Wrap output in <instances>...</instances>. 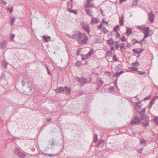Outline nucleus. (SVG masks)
Masks as SVG:
<instances>
[{
  "instance_id": "1",
  "label": "nucleus",
  "mask_w": 158,
  "mask_h": 158,
  "mask_svg": "<svg viewBox=\"0 0 158 158\" xmlns=\"http://www.w3.org/2000/svg\"><path fill=\"white\" fill-rule=\"evenodd\" d=\"M14 154L16 155L18 157L20 158H25L26 155V153L24 152L22 150L17 148H15L13 150Z\"/></svg>"
},
{
  "instance_id": "2",
  "label": "nucleus",
  "mask_w": 158,
  "mask_h": 158,
  "mask_svg": "<svg viewBox=\"0 0 158 158\" xmlns=\"http://www.w3.org/2000/svg\"><path fill=\"white\" fill-rule=\"evenodd\" d=\"M88 39V38L86 36L85 34L82 33L77 41L79 44L83 45L87 42Z\"/></svg>"
},
{
  "instance_id": "3",
  "label": "nucleus",
  "mask_w": 158,
  "mask_h": 158,
  "mask_svg": "<svg viewBox=\"0 0 158 158\" xmlns=\"http://www.w3.org/2000/svg\"><path fill=\"white\" fill-rule=\"evenodd\" d=\"M81 34L82 33L78 31H73V39L77 40V39L79 38Z\"/></svg>"
},
{
  "instance_id": "4",
  "label": "nucleus",
  "mask_w": 158,
  "mask_h": 158,
  "mask_svg": "<svg viewBox=\"0 0 158 158\" xmlns=\"http://www.w3.org/2000/svg\"><path fill=\"white\" fill-rule=\"evenodd\" d=\"M140 123V121L139 117L137 116H135L131 122V123L132 124H139Z\"/></svg>"
},
{
  "instance_id": "5",
  "label": "nucleus",
  "mask_w": 158,
  "mask_h": 158,
  "mask_svg": "<svg viewBox=\"0 0 158 158\" xmlns=\"http://www.w3.org/2000/svg\"><path fill=\"white\" fill-rule=\"evenodd\" d=\"M150 30V29L149 27H147L144 28L143 31V32L144 35V36L143 37V39L144 40V41H145V39L146 38H147L148 37L149 35V32Z\"/></svg>"
},
{
  "instance_id": "6",
  "label": "nucleus",
  "mask_w": 158,
  "mask_h": 158,
  "mask_svg": "<svg viewBox=\"0 0 158 158\" xmlns=\"http://www.w3.org/2000/svg\"><path fill=\"white\" fill-rule=\"evenodd\" d=\"M21 83L23 86H24L25 85H26V87H32L31 83L29 81H28L27 80L24 78L23 80L21 81Z\"/></svg>"
},
{
  "instance_id": "7",
  "label": "nucleus",
  "mask_w": 158,
  "mask_h": 158,
  "mask_svg": "<svg viewBox=\"0 0 158 158\" xmlns=\"http://www.w3.org/2000/svg\"><path fill=\"white\" fill-rule=\"evenodd\" d=\"M148 18L151 23H152L154 22V15L152 12L151 11L149 13Z\"/></svg>"
},
{
  "instance_id": "8",
  "label": "nucleus",
  "mask_w": 158,
  "mask_h": 158,
  "mask_svg": "<svg viewBox=\"0 0 158 158\" xmlns=\"http://www.w3.org/2000/svg\"><path fill=\"white\" fill-rule=\"evenodd\" d=\"M32 87H26L23 91V93L26 95H28L29 93L31 92Z\"/></svg>"
},
{
  "instance_id": "9",
  "label": "nucleus",
  "mask_w": 158,
  "mask_h": 158,
  "mask_svg": "<svg viewBox=\"0 0 158 158\" xmlns=\"http://www.w3.org/2000/svg\"><path fill=\"white\" fill-rule=\"evenodd\" d=\"M144 49L142 48H139L137 49H134L132 51L134 54H139L141 53Z\"/></svg>"
},
{
  "instance_id": "10",
  "label": "nucleus",
  "mask_w": 158,
  "mask_h": 158,
  "mask_svg": "<svg viewBox=\"0 0 158 158\" xmlns=\"http://www.w3.org/2000/svg\"><path fill=\"white\" fill-rule=\"evenodd\" d=\"M131 41L133 42L132 44L134 45L137 43H140L141 44V46L142 47L143 45V44L142 43V41H144L143 39H142L140 41H139L137 40L134 39L131 40Z\"/></svg>"
},
{
  "instance_id": "11",
  "label": "nucleus",
  "mask_w": 158,
  "mask_h": 158,
  "mask_svg": "<svg viewBox=\"0 0 158 158\" xmlns=\"http://www.w3.org/2000/svg\"><path fill=\"white\" fill-rule=\"evenodd\" d=\"M62 91L65 92V93L67 94H70L71 92V90L70 88H68L67 87H63V89Z\"/></svg>"
},
{
  "instance_id": "12",
  "label": "nucleus",
  "mask_w": 158,
  "mask_h": 158,
  "mask_svg": "<svg viewBox=\"0 0 158 158\" xmlns=\"http://www.w3.org/2000/svg\"><path fill=\"white\" fill-rule=\"evenodd\" d=\"M55 145V139H52L51 143H49L48 148L49 149L51 148Z\"/></svg>"
},
{
  "instance_id": "13",
  "label": "nucleus",
  "mask_w": 158,
  "mask_h": 158,
  "mask_svg": "<svg viewBox=\"0 0 158 158\" xmlns=\"http://www.w3.org/2000/svg\"><path fill=\"white\" fill-rule=\"evenodd\" d=\"M104 140L101 139L99 141L98 143L96 145V148H98L99 147H102L104 144Z\"/></svg>"
},
{
  "instance_id": "14",
  "label": "nucleus",
  "mask_w": 158,
  "mask_h": 158,
  "mask_svg": "<svg viewBox=\"0 0 158 158\" xmlns=\"http://www.w3.org/2000/svg\"><path fill=\"white\" fill-rule=\"evenodd\" d=\"M93 52L94 49H90L86 55H84L85 57V58L87 59L89 56H91L93 54Z\"/></svg>"
},
{
  "instance_id": "15",
  "label": "nucleus",
  "mask_w": 158,
  "mask_h": 158,
  "mask_svg": "<svg viewBox=\"0 0 158 158\" xmlns=\"http://www.w3.org/2000/svg\"><path fill=\"white\" fill-rule=\"evenodd\" d=\"M1 47L2 48H5L6 46L7 42L5 41H3L0 43Z\"/></svg>"
},
{
  "instance_id": "16",
  "label": "nucleus",
  "mask_w": 158,
  "mask_h": 158,
  "mask_svg": "<svg viewBox=\"0 0 158 158\" xmlns=\"http://www.w3.org/2000/svg\"><path fill=\"white\" fill-rule=\"evenodd\" d=\"M99 22V21L96 18H92L91 19V24H95Z\"/></svg>"
},
{
  "instance_id": "17",
  "label": "nucleus",
  "mask_w": 158,
  "mask_h": 158,
  "mask_svg": "<svg viewBox=\"0 0 158 158\" xmlns=\"http://www.w3.org/2000/svg\"><path fill=\"white\" fill-rule=\"evenodd\" d=\"M87 81V80L86 78H81L80 83L81 84H84Z\"/></svg>"
},
{
  "instance_id": "18",
  "label": "nucleus",
  "mask_w": 158,
  "mask_h": 158,
  "mask_svg": "<svg viewBox=\"0 0 158 158\" xmlns=\"http://www.w3.org/2000/svg\"><path fill=\"white\" fill-rule=\"evenodd\" d=\"M124 16L122 15L121 17H119V23L120 25L122 26L123 25L124 22L123 19Z\"/></svg>"
},
{
  "instance_id": "19",
  "label": "nucleus",
  "mask_w": 158,
  "mask_h": 158,
  "mask_svg": "<svg viewBox=\"0 0 158 158\" xmlns=\"http://www.w3.org/2000/svg\"><path fill=\"white\" fill-rule=\"evenodd\" d=\"M83 28L84 30L87 32L88 33H89V26L88 24H86V26H83Z\"/></svg>"
},
{
  "instance_id": "20",
  "label": "nucleus",
  "mask_w": 158,
  "mask_h": 158,
  "mask_svg": "<svg viewBox=\"0 0 158 158\" xmlns=\"http://www.w3.org/2000/svg\"><path fill=\"white\" fill-rule=\"evenodd\" d=\"M85 11L86 12V14L87 15H89L92 17H93V16L91 14V12L92 11V9L89 10L86 9Z\"/></svg>"
},
{
  "instance_id": "21",
  "label": "nucleus",
  "mask_w": 158,
  "mask_h": 158,
  "mask_svg": "<svg viewBox=\"0 0 158 158\" xmlns=\"http://www.w3.org/2000/svg\"><path fill=\"white\" fill-rule=\"evenodd\" d=\"M141 118L142 119L144 120V121H148L149 120V118L148 116L146 115H143V116H141Z\"/></svg>"
},
{
  "instance_id": "22",
  "label": "nucleus",
  "mask_w": 158,
  "mask_h": 158,
  "mask_svg": "<svg viewBox=\"0 0 158 158\" xmlns=\"http://www.w3.org/2000/svg\"><path fill=\"white\" fill-rule=\"evenodd\" d=\"M131 33L132 31L131 29L128 27L127 28L126 33V34H127V35L128 36H129Z\"/></svg>"
},
{
  "instance_id": "23",
  "label": "nucleus",
  "mask_w": 158,
  "mask_h": 158,
  "mask_svg": "<svg viewBox=\"0 0 158 158\" xmlns=\"http://www.w3.org/2000/svg\"><path fill=\"white\" fill-rule=\"evenodd\" d=\"M142 123L144 127H147L149 125V123L148 121H143L142 122Z\"/></svg>"
},
{
  "instance_id": "24",
  "label": "nucleus",
  "mask_w": 158,
  "mask_h": 158,
  "mask_svg": "<svg viewBox=\"0 0 158 158\" xmlns=\"http://www.w3.org/2000/svg\"><path fill=\"white\" fill-rule=\"evenodd\" d=\"M155 101V98H153L149 104V109H150L152 107V106L154 104Z\"/></svg>"
},
{
  "instance_id": "25",
  "label": "nucleus",
  "mask_w": 158,
  "mask_h": 158,
  "mask_svg": "<svg viewBox=\"0 0 158 158\" xmlns=\"http://www.w3.org/2000/svg\"><path fill=\"white\" fill-rule=\"evenodd\" d=\"M124 72L123 71H121L119 72H116L115 73V74L114 75V77H118L120 75H121L122 73H124Z\"/></svg>"
},
{
  "instance_id": "26",
  "label": "nucleus",
  "mask_w": 158,
  "mask_h": 158,
  "mask_svg": "<svg viewBox=\"0 0 158 158\" xmlns=\"http://www.w3.org/2000/svg\"><path fill=\"white\" fill-rule=\"evenodd\" d=\"M72 8V4L71 2H68L67 3L68 10H69Z\"/></svg>"
},
{
  "instance_id": "27",
  "label": "nucleus",
  "mask_w": 158,
  "mask_h": 158,
  "mask_svg": "<svg viewBox=\"0 0 158 158\" xmlns=\"http://www.w3.org/2000/svg\"><path fill=\"white\" fill-rule=\"evenodd\" d=\"M8 63L6 61H3V62H2L1 64L3 66L5 69H6L7 68V64H8Z\"/></svg>"
},
{
  "instance_id": "28",
  "label": "nucleus",
  "mask_w": 158,
  "mask_h": 158,
  "mask_svg": "<svg viewBox=\"0 0 158 158\" xmlns=\"http://www.w3.org/2000/svg\"><path fill=\"white\" fill-rule=\"evenodd\" d=\"M138 3V0H134L132 2L131 7H133L134 6H136Z\"/></svg>"
},
{
  "instance_id": "29",
  "label": "nucleus",
  "mask_w": 158,
  "mask_h": 158,
  "mask_svg": "<svg viewBox=\"0 0 158 158\" xmlns=\"http://www.w3.org/2000/svg\"><path fill=\"white\" fill-rule=\"evenodd\" d=\"M43 39H44L45 40V41L46 42H48V40H50L51 39V37L50 36H47V37L45 35H44L42 37Z\"/></svg>"
},
{
  "instance_id": "30",
  "label": "nucleus",
  "mask_w": 158,
  "mask_h": 158,
  "mask_svg": "<svg viewBox=\"0 0 158 158\" xmlns=\"http://www.w3.org/2000/svg\"><path fill=\"white\" fill-rule=\"evenodd\" d=\"M9 19H10V22L11 25H14V23L15 20V18L14 17H9Z\"/></svg>"
},
{
  "instance_id": "31",
  "label": "nucleus",
  "mask_w": 158,
  "mask_h": 158,
  "mask_svg": "<svg viewBox=\"0 0 158 158\" xmlns=\"http://www.w3.org/2000/svg\"><path fill=\"white\" fill-rule=\"evenodd\" d=\"M63 89V87H60L59 88L56 89H55L57 93H59L61 91H62Z\"/></svg>"
},
{
  "instance_id": "32",
  "label": "nucleus",
  "mask_w": 158,
  "mask_h": 158,
  "mask_svg": "<svg viewBox=\"0 0 158 158\" xmlns=\"http://www.w3.org/2000/svg\"><path fill=\"white\" fill-rule=\"evenodd\" d=\"M97 140V135L96 134H94L93 135V141L94 142L96 143Z\"/></svg>"
},
{
  "instance_id": "33",
  "label": "nucleus",
  "mask_w": 158,
  "mask_h": 158,
  "mask_svg": "<svg viewBox=\"0 0 158 158\" xmlns=\"http://www.w3.org/2000/svg\"><path fill=\"white\" fill-rule=\"evenodd\" d=\"M108 43L110 45H111L114 44V41L111 39H110L108 40Z\"/></svg>"
},
{
  "instance_id": "34",
  "label": "nucleus",
  "mask_w": 158,
  "mask_h": 158,
  "mask_svg": "<svg viewBox=\"0 0 158 158\" xmlns=\"http://www.w3.org/2000/svg\"><path fill=\"white\" fill-rule=\"evenodd\" d=\"M113 60L115 62H116L118 60V59L116 57V56L115 54H114L113 56Z\"/></svg>"
},
{
  "instance_id": "35",
  "label": "nucleus",
  "mask_w": 158,
  "mask_h": 158,
  "mask_svg": "<svg viewBox=\"0 0 158 158\" xmlns=\"http://www.w3.org/2000/svg\"><path fill=\"white\" fill-rule=\"evenodd\" d=\"M106 56H112V52L110 51H108L106 52Z\"/></svg>"
},
{
  "instance_id": "36",
  "label": "nucleus",
  "mask_w": 158,
  "mask_h": 158,
  "mask_svg": "<svg viewBox=\"0 0 158 158\" xmlns=\"http://www.w3.org/2000/svg\"><path fill=\"white\" fill-rule=\"evenodd\" d=\"M68 11L69 12L73 13L75 15H77V12L75 10H71V9L70 10H69Z\"/></svg>"
},
{
  "instance_id": "37",
  "label": "nucleus",
  "mask_w": 158,
  "mask_h": 158,
  "mask_svg": "<svg viewBox=\"0 0 158 158\" xmlns=\"http://www.w3.org/2000/svg\"><path fill=\"white\" fill-rule=\"evenodd\" d=\"M140 143L141 144H144L146 145V141L144 139H142L140 141Z\"/></svg>"
},
{
  "instance_id": "38",
  "label": "nucleus",
  "mask_w": 158,
  "mask_h": 158,
  "mask_svg": "<svg viewBox=\"0 0 158 158\" xmlns=\"http://www.w3.org/2000/svg\"><path fill=\"white\" fill-rule=\"evenodd\" d=\"M137 72L140 75L145 74H146V73L145 71H139L138 70Z\"/></svg>"
},
{
  "instance_id": "39",
  "label": "nucleus",
  "mask_w": 158,
  "mask_h": 158,
  "mask_svg": "<svg viewBox=\"0 0 158 158\" xmlns=\"http://www.w3.org/2000/svg\"><path fill=\"white\" fill-rule=\"evenodd\" d=\"M0 2L3 5H6L7 4V2L4 0H0Z\"/></svg>"
},
{
  "instance_id": "40",
  "label": "nucleus",
  "mask_w": 158,
  "mask_h": 158,
  "mask_svg": "<svg viewBox=\"0 0 158 158\" xmlns=\"http://www.w3.org/2000/svg\"><path fill=\"white\" fill-rule=\"evenodd\" d=\"M119 26L118 25L116 26L113 29V30L115 32H116L118 30V29L119 28Z\"/></svg>"
},
{
  "instance_id": "41",
  "label": "nucleus",
  "mask_w": 158,
  "mask_h": 158,
  "mask_svg": "<svg viewBox=\"0 0 158 158\" xmlns=\"http://www.w3.org/2000/svg\"><path fill=\"white\" fill-rule=\"evenodd\" d=\"M0 79L1 80H3L6 78L5 74L4 73H3L0 76Z\"/></svg>"
},
{
  "instance_id": "42",
  "label": "nucleus",
  "mask_w": 158,
  "mask_h": 158,
  "mask_svg": "<svg viewBox=\"0 0 158 158\" xmlns=\"http://www.w3.org/2000/svg\"><path fill=\"white\" fill-rule=\"evenodd\" d=\"M45 155H47L48 156L52 157L54 156H56V154H53L51 153H46L45 154Z\"/></svg>"
},
{
  "instance_id": "43",
  "label": "nucleus",
  "mask_w": 158,
  "mask_h": 158,
  "mask_svg": "<svg viewBox=\"0 0 158 158\" xmlns=\"http://www.w3.org/2000/svg\"><path fill=\"white\" fill-rule=\"evenodd\" d=\"M141 102H139L136 103V105H135V107H136L137 106L138 107V108H140V106L139 105L140 104Z\"/></svg>"
},
{
  "instance_id": "44",
  "label": "nucleus",
  "mask_w": 158,
  "mask_h": 158,
  "mask_svg": "<svg viewBox=\"0 0 158 158\" xmlns=\"http://www.w3.org/2000/svg\"><path fill=\"white\" fill-rule=\"evenodd\" d=\"M8 10H9V12L11 14L12 13L13 11V8L12 7H11L10 8H8Z\"/></svg>"
},
{
  "instance_id": "45",
  "label": "nucleus",
  "mask_w": 158,
  "mask_h": 158,
  "mask_svg": "<svg viewBox=\"0 0 158 158\" xmlns=\"http://www.w3.org/2000/svg\"><path fill=\"white\" fill-rule=\"evenodd\" d=\"M120 48L122 50L123 49H124V50L125 49V48L124 47V44H123V43H121V46H120Z\"/></svg>"
},
{
  "instance_id": "46",
  "label": "nucleus",
  "mask_w": 158,
  "mask_h": 158,
  "mask_svg": "<svg viewBox=\"0 0 158 158\" xmlns=\"http://www.w3.org/2000/svg\"><path fill=\"white\" fill-rule=\"evenodd\" d=\"M121 41L123 42H125L126 41L125 37L124 36H123L121 39Z\"/></svg>"
},
{
  "instance_id": "47",
  "label": "nucleus",
  "mask_w": 158,
  "mask_h": 158,
  "mask_svg": "<svg viewBox=\"0 0 158 158\" xmlns=\"http://www.w3.org/2000/svg\"><path fill=\"white\" fill-rule=\"evenodd\" d=\"M139 114L141 116V117L143 116V115H145V113L142 110H141L139 112Z\"/></svg>"
},
{
  "instance_id": "48",
  "label": "nucleus",
  "mask_w": 158,
  "mask_h": 158,
  "mask_svg": "<svg viewBox=\"0 0 158 158\" xmlns=\"http://www.w3.org/2000/svg\"><path fill=\"white\" fill-rule=\"evenodd\" d=\"M143 148H140L138 150V151H137V152L138 153H139V154H141L142 153V150H143Z\"/></svg>"
},
{
  "instance_id": "49",
  "label": "nucleus",
  "mask_w": 158,
  "mask_h": 158,
  "mask_svg": "<svg viewBox=\"0 0 158 158\" xmlns=\"http://www.w3.org/2000/svg\"><path fill=\"white\" fill-rule=\"evenodd\" d=\"M120 36V35L118 32L116 35V38H118Z\"/></svg>"
},
{
  "instance_id": "50",
  "label": "nucleus",
  "mask_w": 158,
  "mask_h": 158,
  "mask_svg": "<svg viewBox=\"0 0 158 158\" xmlns=\"http://www.w3.org/2000/svg\"><path fill=\"white\" fill-rule=\"evenodd\" d=\"M137 28L139 29L140 30H144V27L142 26H138Z\"/></svg>"
},
{
  "instance_id": "51",
  "label": "nucleus",
  "mask_w": 158,
  "mask_h": 158,
  "mask_svg": "<svg viewBox=\"0 0 158 158\" xmlns=\"http://www.w3.org/2000/svg\"><path fill=\"white\" fill-rule=\"evenodd\" d=\"M154 121L157 124H158V119L156 117H155L154 119Z\"/></svg>"
},
{
  "instance_id": "52",
  "label": "nucleus",
  "mask_w": 158,
  "mask_h": 158,
  "mask_svg": "<svg viewBox=\"0 0 158 158\" xmlns=\"http://www.w3.org/2000/svg\"><path fill=\"white\" fill-rule=\"evenodd\" d=\"M102 30H103V32L104 33H106L107 32V30L106 29V28L105 27H104L103 28Z\"/></svg>"
},
{
  "instance_id": "53",
  "label": "nucleus",
  "mask_w": 158,
  "mask_h": 158,
  "mask_svg": "<svg viewBox=\"0 0 158 158\" xmlns=\"http://www.w3.org/2000/svg\"><path fill=\"white\" fill-rule=\"evenodd\" d=\"M15 36V35L12 34L10 36V39L12 40L14 38Z\"/></svg>"
},
{
  "instance_id": "54",
  "label": "nucleus",
  "mask_w": 158,
  "mask_h": 158,
  "mask_svg": "<svg viewBox=\"0 0 158 158\" xmlns=\"http://www.w3.org/2000/svg\"><path fill=\"white\" fill-rule=\"evenodd\" d=\"M80 50L79 49H78L77 50V55L79 56L80 54Z\"/></svg>"
},
{
  "instance_id": "55",
  "label": "nucleus",
  "mask_w": 158,
  "mask_h": 158,
  "mask_svg": "<svg viewBox=\"0 0 158 158\" xmlns=\"http://www.w3.org/2000/svg\"><path fill=\"white\" fill-rule=\"evenodd\" d=\"M46 69H47V72H48V73L49 75H51V73H50V72L49 71V69L48 68V67L47 66V65H46Z\"/></svg>"
},
{
  "instance_id": "56",
  "label": "nucleus",
  "mask_w": 158,
  "mask_h": 158,
  "mask_svg": "<svg viewBox=\"0 0 158 158\" xmlns=\"http://www.w3.org/2000/svg\"><path fill=\"white\" fill-rule=\"evenodd\" d=\"M75 78L77 81L80 82L81 78H80L79 77L77 76H75Z\"/></svg>"
},
{
  "instance_id": "57",
  "label": "nucleus",
  "mask_w": 158,
  "mask_h": 158,
  "mask_svg": "<svg viewBox=\"0 0 158 158\" xmlns=\"http://www.w3.org/2000/svg\"><path fill=\"white\" fill-rule=\"evenodd\" d=\"M66 35L69 37V38L73 39V34L71 36L69 35V34H67V33L66 34Z\"/></svg>"
},
{
  "instance_id": "58",
  "label": "nucleus",
  "mask_w": 158,
  "mask_h": 158,
  "mask_svg": "<svg viewBox=\"0 0 158 158\" xmlns=\"http://www.w3.org/2000/svg\"><path fill=\"white\" fill-rule=\"evenodd\" d=\"M135 64H136V67H138L140 65V64L139 62H138L137 61H136L135 62Z\"/></svg>"
},
{
  "instance_id": "59",
  "label": "nucleus",
  "mask_w": 158,
  "mask_h": 158,
  "mask_svg": "<svg viewBox=\"0 0 158 158\" xmlns=\"http://www.w3.org/2000/svg\"><path fill=\"white\" fill-rule=\"evenodd\" d=\"M84 55H81V56H82V59L83 60H85L86 59H87L85 58V57L84 56Z\"/></svg>"
},
{
  "instance_id": "60",
  "label": "nucleus",
  "mask_w": 158,
  "mask_h": 158,
  "mask_svg": "<svg viewBox=\"0 0 158 158\" xmlns=\"http://www.w3.org/2000/svg\"><path fill=\"white\" fill-rule=\"evenodd\" d=\"M127 47L128 48H130L131 47V46L130 43H127Z\"/></svg>"
},
{
  "instance_id": "61",
  "label": "nucleus",
  "mask_w": 158,
  "mask_h": 158,
  "mask_svg": "<svg viewBox=\"0 0 158 158\" xmlns=\"http://www.w3.org/2000/svg\"><path fill=\"white\" fill-rule=\"evenodd\" d=\"M150 98V97L148 96L147 97H146L144 98L143 100L145 101V100H148Z\"/></svg>"
},
{
  "instance_id": "62",
  "label": "nucleus",
  "mask_w": 158,
  "mask_h": 158,
  "mask_svg": "<svg viewBox=\"0 0 158 158\" xmlns=\"http://www.w3.org/2000/svg\"><path fill=\"white\" fill-rule=\"evenodd\" d=\"M102 27V24H100L98 26V29H101Z\"/></svg>"
},
{
  "instance_id": "63",
  "label": "nucleus",
  "mask_w": 158,
  "mask_h": 158,
  "mask_svg": "<svg viewBox=\"0 0 158 158\" xmlns=\"http://www.w3.org/2000/svg\"><path fill=\"white\" fill-rule=\"evenodd\" d=\"M132 69H134L133 71H136L137 72H138V69L136 68H132Z\"/></svg>"
},
{
  "instance_id": "64",
  "label": "nucleus",
  "mask_w": 158,
  "mask_h": 158,
  "mask_svg": "<svg viewBox=\"0 0 158 158\" xmlns=\"http://www.w3.org/2000/svg\"><path fill=\"white\" fill-rule=\"evenodd\" d=\"M115 46L116 49H118L119 48V44H116Z\"/></svg>"
}]
</instances>
